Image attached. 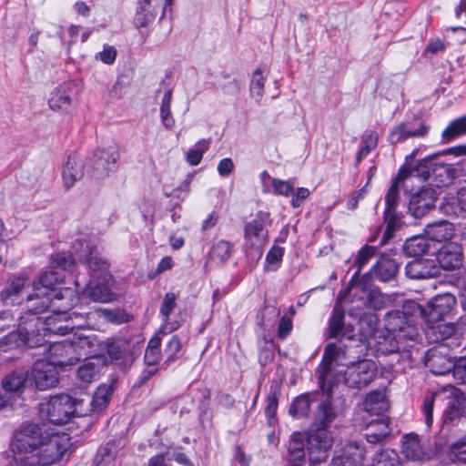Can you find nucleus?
<instances>
[{"label":"nucleus","mask_w":466,"mask_h":466,"mask_svg":"<svg viewBox=\"0 0 466 466\" xmlns=\"http://www.w3.org/2000/svg\"><path fill=\"white\" fill-rule=\"evenodd\" d=\"M398 464V454L391 450H386L377 453L373 462V466H397Z\"/></svg>","instance_id":"4d7b16f0"},{"label":"nucleus","mask_w":466,"mask_h":466,"mask_svg":"<svg viewBox=\"0 0 466 466\" xmlns=\"http://www.w3.org/2000/svg\"><path fill=\"white\" fill-rule=\"evenodd\" d=\"M128 86H129V80L127 77H125V76L118 77L110 91V96L113 98H117V99L123 97L127 92Z\"/></svg>","instance_id":"338daca9"},{"label":"nucleus","mask_w":466,"mask_h":466,"mask_svg":"<svg viewBox=\"0 0 466 466\" xmlns=\"http://www.w3.org/2000/svg\"><path fill=\"white\" fill-rule=\"evenodd\" d=\"M437 248L432 247L426 236H414L407 239L403 245V252L408 257H421L424 254H435Z\"/></svg>","instance_id":"c756f323"},{"label":"nucleus","mask_w":466,"mask_h":466,"mask_svg":"<svg viewBox=\"0 0 466 466\" xmlns=\"http://www.w3.org/2000/svg\"><path fill=\"white\" fill-rule=\"evenodd\" d=\"M390 434L388 421L378 420L370 424L366 439L370 443H380Z\"/></svg>","instance_id":"a18cd8bd"},{"label":"nucleus","mask_w":466,"mask_h":466,"mask_svg":"<svg viewBox=\"0 0 466 466\" xmlns=\"http://www.w3.org/2000/svg\"><path fill=\"white\" fill-rule=\"evenodd\" d=\"M345 355V348L335 343H329L324 350L321 367L319 370V383L322 390L327 387L330 390L332 382L330 381V366L334 361H339L341 356Z\"/></svg>","instance_id":"f3484780"},{"label":"nucleus","mask_w":466,"mask_h":466,"mask_svg":"<svg viewBox=\"0 0 466 466\" xmlns=\"http://www.w3.org/2000/svg\"><path fill=\"white\" fill-rule=\"evenodd\" d=\"M232 253V245L226 240H220L213 246L210 252L212 259H217L221 262L227 261Z\"/></svg>","instance_id":"603ef678"},{"label":"nucleus","mask_w":466,"mask_h":466,"mask_svg":"<svg viewBox=\"0 0 466 466\" xmlns=\"http://www.w3.org/2000/svg\"><path fill=\"white\" fill-rule=\"evenodd\" d=\"M76 258L72 254L66 252H58L52 256L51 264L54 268L63 270L71 271L75 268L76 260H78L76 250L74 249Z\"/></svg>","instance_id":"8fccbe9b"},{"label":"nucleus","mask_w":466,"mask_h":466,"mask_svg":"<svg viewBox=\"0 0 466 466\" xmlns=\"http://www.w3.org/2000/svg\"><path fill=\"white\" fill-rule=\"evenodd\" d=\"M435 254L440 266L446 270L459 268L464 260L461 245L453 241L443 244Z\"/></svg>","instance_id":"6ab92c4d"},{"label":"nucleus","mask_w":466,"mask_h":466,"mask_svg":"<svg viewBox=\"0 0 466 466\" xmlns=\"http://www.w3.org/2000/svg\"><path fill=\"white\" fill-rule=\"evenodd\" d=\"M173 83L170 77H167L159 85L157 96L162 95L160 107H170L173 95Z\"/></svg>","instance_id":"864d4df0"},{"label":"nucleus","mask_w":466,"mask_h":466,"mask_svg":"<svg viewBox=\"0 0 466 466\" xmlns=\"http://www.w3.org/2000/svg\"><path fill=\"white\" fill-rule=\"evenodd\" d=\"M62 299L54 298L50 291L33 287L32 292L25 296V309L30 315L29 317L25 316V319L28 320L33 317L36 318L35 315L41 314L51 308H60V306L56 305V302Z\"/></svg>","instance_id":"dca6fc26"},{"label":"nucleus","mask_w":466,"mask_h":466,"mask_svg":"<svg viewBox=\"0 0 466 466\" xmlns=\"http://www.w3.org/2000/svg\"><path fill=\"white\" fill-rule=\"evenodd\" d=\"M284 256V248L279 246H272L266 256V261L268 265L274 266L273 270L277 269Z\"/></svg>","instance_id":"69168bd1"},{"label":"nucleus","mask_w":466,"mask_h":466,"mask_svg":"<svg viewBox=\"0 0 466 466\" xmlns=\"http://www.w3.org/2000/svg\"><path fill=\"white\" fill-rule=\"evenodd\" d=\"M374 275L381 281H388L392 279L397 271L398 265L394 259L381 258L373 267Z\"/></svg>","instance_id":"79ce46f5"},{"label":"nucleus","mask_w":466,"mask_h":466,"mask_svg":"<svg viewBox=\"0 0 466 466\" xmlns=\"http://www.w3.org/2000/svg\"><path fill=\"white\" fill-rule=\"evenodd\" d=\"M42 440L41 430L36 424H28L16 431L11 442L15 462L29 464L30 455L36 453Z\"/></svg>","instance_id":"20e7f679"},{"label":"nucleus","mask_w":466,"mask_h":466,"mask_svg":"<svg viewBox=\"0 0 466 466\" xmlns=\"http://www.w3.org/2000/svg\"><path fill=\"white\" fill-rule=\"evenodd\" d=\"M111 396L112 388L110 386H99L94 392L92 399L88 402V404L91 406L90 411L99 412L102 410H104L109 403Z\"/></svg>","instance_id":"37998d69"},{"label":"nucleus","mask_w":466,"mask_h":466,"mask_svg":"<svg viewBox=\"0 0 466 466\" xmlns=\"http://www.w3.org/2000/svg\"><path fill=\"white\" fill-rule=\"evenodd\" d=\"M430 129L431 127L422 122H403L390 131L389 140L392 145H396L411 137L422 138L428 135Z\"/></svg>","instance_id":"aec40b11"},{"label":"nucleus","mask_w":466,"mask_h":466,"mask_svg":"<svg viewBox=\"0 0 466 466\" xmlns=\"http://www.w3.org/2000/svg\"><path fill=\"white\" fill-rule=\"evenodd\" d=\"M177 297L174 293L168 292L165 295L164 299L160 308V316L162 320L167 323L169 319L170 314L174 310L177 306L176 303Z\"/></svg>","instance_id":"052dcab7"},{"label":"nucleus","mask_w":466,"mask_h":466,"mask_svg":"<svg viewBox=\"0 0 466 466\" xmlns=\"http://www.w3.org/2000/svg\"><path fill=\"white\" fill-rule=\"evenodd\" d=\"M453 460L457 463L466 464V439H462L451 446Z\"/></svg>","instance_id":"0e129e2a"},{"label":"nucleus","mask_w":466,"mask_h":466,"mask_svg":"<svg viewBox=\"0 0 466 466\" xmlns=\"http://www.w3.org/2000/svg\"><path fill=\"white\" fill-rule=\"evenodd\" d=\"M456 306V298L450 292L438 294L433 297L420 313L426 322H435L449 315Z\"/></svg>","instance_id":"ddd939ff"},{"label":"nucleus","mask_w":466,"mask_h":466,"mask_svg":"<svg viewBox=\"0 0 466 466\" xmlns=\"http://www.w3.org/2000/svg\"><path fill=\"white\" fill-rule=\"evenodd\" d=\"M76 375L81 381L85 383H91L96 380L98 372L94 363L86 362L77 369Z\"/></svg>","instance_id":"13d9d810"},{"label":"nucleus","mask_w":466,"mask_h":466,"mask_svg":"<svg viewBox=\"0 0 466 466\" xmlns=\"http://www.w3.org/2000/svg\"><path fill=\"white\" fill-rule=\"evenodd\" d=\"M419 149H414L410 155L406 157V165L399 169L398 175L394 177L391 186L387 191L385 196L386 208L384 211L385 218L388 220L387 229L384 236L391 231L395 227L394 212L399 201V187L402 182L406 187L408 181L414 179L426 180L430 176V171L427 168V162L422 160L416 167L410 168V162L417 156Z\"/></svg>","instance_id":"f03ea898"},{"label":"nucleus","mask_w":466,"mask_h":466,"mask_svg":"<svg viewBox=\"0 0 466 466\" xmlns=\"http://www.w3.org/2000/svg\"><path fill=\"white\" fill-rule=\"evenodd\" d=\"M462 416L466 417L465 411L463 410L459 395H456L453 399L449 400L443 412V420L445 423L452 422Z\"/></svg>","instance_id":"09e8293b"},{"label":"nucleus","mask_w":466,"mask_h":466,"mask_svg":"<svg viewBox=\"0 0 466 466\" xmlns=\"http://www.w3.org/2000/svg\"><path fill=\"white\" fill-rule=\"evenodd\" d=\"M79 93L75 81H66L56 86L49 95L48 106L53 111L68 112Z\"/></svg>","instance_id":"9b49d317"},{"label":"nucleus","mask_w":466,"mask_h":466,"mask_svg":"<svg viewBox=\"0 0 466 466\" xmlns=\"http://www.w3.org/2000/svg\"><path fill=\"white\" fill-rule=\"evenodd\" d=\"M445 346L446 344L440 345L427 352L426 366L435 375H445L454 370L455 358L448 355Z\"/></svg>","instance_id":"a211bd4d"},{"label":"nucleus","mask_w":466,"mask_h":466,"mask_svg":"<svg viewBox=\"0 0 466 466\" xmlns=\"http://www.w3.org/2000/svg\"><path fill=\"white\" fill-rule=\"evenodd\" d=\"M85 345H89L87 338H78L77 341L52 342L45 348L44 353L49 359L47 361L54 363L55 367H66L75 365L82 357L81 350Z\"/></svg>","instance_id":"39448f33"},{"label":"nucleus","mask_w":466,"mask_h":466,"mask_svg":"<svg viewBox=\"0 0 466 466\" xmlns=\"http://www.w3.org/2000/svg\"><path fill=\"white\" fill-rule=\"evenodd\" d=\"M363 461V451L360 447L350 445L341 454L334 456L328 466H362Z\"/></svg>","instance_id":"7c9ffc66"},{"label":"nucleus","mask_w":466,"mask_h":466,"mask_svg":"<svg viewBox=\"0 0 466 466\" xmlns=\"http://www.w3.org/2000/svg\"><path fill=\"white\" fill-rule=\"evenodd\" d=\"M84 175L83 165L75 157H68L63 168L62 177L65 187L68 189Z\"/></svg>","instance_id":"e433bc0d"},{"label":"nucleus","mask_w":466,"mask_h":466,"mask_svg":"<svg viewBox=\"0 0 466 466\" xmlns=\"http://www.w3.org/2000/svg\"><path fill=\"white\" fill-rule=\"evenodd\" d=\"M436 200L435 190L430 187H423L418 193L411 196L408 207L409 212L416 218H422L435 207Z\"/></svg>","instance_id":"412c9836"},{"label":"nucleus","mask_w":466,"mask_h":466,"mask_svg":"<svg viewBox=\"0 0 466 466\" xmlns=\"http://www.w3.org/2000/svg\"><path fill=\"white\" fill-rule=\"evenodd\" d=\"M304 437L299 432L291 435L288 446V463L289 466H302L305 462Z\"/></svg>","instance_id":"2f4dec72"},{"label":"nucleus","mask_w":466,"mask_h":466,"mask_svg":"<svg viewBox=\"0 0 466 466\" xmlns=\"http://www.w3.org/2000/svg\"><path fill=\"white\" fill-rule=\"evenodd\" d=\"M466 134V116L453 120L441 133L444 143H449L456 137Z\"/></svg>","instance_id":"49530a36"},{"label":"nucleus","mask_w":466,"mask_h":466,"mask_svg":"<svg viewBox=\"0 0 466 466\" xmlns=\"http://www.w3.org/2000/svg\"><path fill=\"white\" fill-rule=\"evenodd\" d=\"M317 392H307L296 397L289 406V415L296 419L307 417L311 404L317 401Z\"/></svg>","instance_id":"f704fd0d"},{"label":"nucleus","mask_w":466,"mask_h":466,"mask_svg":"<svg viewBox=\"0 0 466 466\" xmlns=\"http://www.w3.org/2000/svg\"><path fill=\"white\" fill-rule=\"evenodd\" d=\"M401 451L407 459L411 461H422L426 456L419 436L414 433L403 437Z\"/></svg>","instance_id":"c9c22d12"},{"label":"nucleus","mask_w":466,"mask_h":466,"mask_svg":"<svg viewBox=\"0 0 466 466\" xmlns=\"http://www.w3.org/2000/svg\"><path fill=\"white\" fill-rule=\"evenodd\" d=\"M350 292L349 289H344L339 293L337 302L328 322L327 331L328 338L329 339H337L339 337L353 338V329L350 326L345 327L344 325L345 309L342 307V303L347 301V297Z\"/></svg>","instance_id":"9d476101"},{"label":"nucleus","mask_w":466,"mask_h":466,"mask_svg":"<svg viewBox=\"0 0 466 466\" xmlns=\"http://www.w3.org/2000/svg\"><path fill=\"white\" fill-rule=\"evenodd\" d=\"M60 275L55 270L42 272L37 282L33 287L50 291L54 298L67 299L73 296L74 291L70 288L58 287L60 285Z\"/></svg>","instance_id":"5701e85b"},{"label":"nucleus","mask_w":466,"mask_h":466,"mask_svg":"<svg viewBox=\"0 0 466 466\" xmlns=\"http://www.w3.org/2000/svg\"><path fill=\"white\" fill-rule=\"evenodd\" d=\"M333 437L329 431H319L309 435L307 450L311 464H320L328 459L333 446Z\"/></svg>","instance_id":"f8f14e48"},{"label":"nucleus","mask_w":466,"mask_h":466,"mask_svg":"<svg viewBox=\"0 0 466 466\" xmlns=\"http://www.w3.org/2000/svg\"><path fill=\"white\" fill-rule=\"evenodd\" d=\"M97 313L106 321L113 324H122L128 321V316L121 309H99Z\"/></svg>","instance_id":"5fc2aeb1"},{"label":"nucleus","mask_w":466,"mask_h":466,"mask_svg":"<svg viewBox=\"0 0 466 466\" xmlns=\"http://www.w3.org/2000/svg\"><path fill=\"white\" fill-rule=\"evenodd\" d=\"M265 344L267 345L264 349H262L259 352V363L262 366H266L268 363L272 362L274 360V351H273V341L272 340H266Z\"/></svg>","instance_id":"774afa93"},{"label":"nucleus","mask_w":466,"mask_h":466,"mask_svg":"<svg viewBox=\"0 0 466 466\" xmlns=\"http://www.w3.org/2000/svg\"><path fill=\"white\" fill-rule=\"evenodd\" d=\"M69 445L67 434H51L43 438L36 453L29 457L31 466H48L62 459Z\"/></svg>","instance_id":"423d86ee"},{"label":"nucleus","mask_w":466,"mask_h":466,"mask_svg":"<svg viewBox=\"0 0 466 466\" xmlns=\"http://www.w3.org/2000/svg\"><path fill=\"white\" fill-rule=\"evenodd\" d=\"M28 375L25 370H13L2 379V388L6 394L20 396L25 390Z\"/></svg>","instance_id":"a878e982"},{"label":"nucleus","mask_w":466,"mask_h":466,"mask_svg":"<svg viewBox=\"0 0 466 466\" xmlns=\"http://www.w3.org/2000/svg\"><path fill=\"white\" fill-rule=\"evenodd\" d=\"M377 248L372 246L365 245L362 247L360 251L357 254V257L354 261V266L357 267L356 272L353 274L348 287L346 289H349V290L352 291L355 287V280L358 279L359 275L360 274L362 268L364 265L374 257L376 254Z\"/></svg>","instance_id":"4c0bfd02"},{"label":"nucleus","mask_w":466,"mask_h":466,"mask_svg":"<svg viewBox=\"0 0 466 466\" xmlns=\"http://www.w3.org/2000/svg\"><path fill=\"white\" fill-rule=\"evenodd\" d=\"M172 4V0H139V6L135 15L137 26H146L152 22L157 15Z\"/></svg>","instance_id":"4be33fe9"},{"label":"nucleus","mask_w":466,"mask_h":466,"mask_svg":"<svg viewBox=\"0 0 466 466\" xmlns=\"http://www.w3.org/2000/svg\"><path fill=\"white\" fill-rule=\"evenodd\" d=\"M211 139H200L191 147L186 156V160L190 166H198L204 154L209 149Z\"/></svg>","instance_id":"de8ad7c7"},{"label":"nucleus","mask_w":466,"mask_h":466,"mask_svg":"<svg viewBox=\"0 0 466 466\" xmlns=\"http://www.w3.org/2000/svg\"><path fill=\"white\" fill-rule=\"evenodd\" d=\"M270 215L268 212L259 211L255 218L246 223L244 227L245 244L248 248L261 250L268 240Z\"/></svg>","instance_id":"6e6552de"},{"label":"nucleus","mask_w":466,"mask_h":466,"mask_svg":"<svg viewBox=\"0 0 466 466\" xmlns=\"http://www.w3.org/2000/svg\"><path fill=\"white\" fill-rule=\"evenodd\" d=\"M119 159V148L116 145L97 149L93 157V175L97 178L107 176L117 168Z\"/></svg>","instance_id":"4468645a"},{"label":"nucleus","mask_w":466,"mask_h":466,"mask_svg":"<svg viewBox=\"0 0 466 466\" xmlns=\"http://www.w3.org/2000/svg\"><path fill=\"white\" fill-rule=\"evenodd\" d=\"M424 235L434 247V242L449 240L454 235L453 224L447 220L429 223L424 228Z\"/></svg>","instance_id":"cd10ccee"},{"label":"nucleus","mask_w":466,"mask_h":466,"mask_svg":"<svg viewBox=\"0 0 466 466\" xmlns=\"http://www.w3.org/2000/svg\"><path fill=\"white\" fill-rule=\"evenodd\" d=\"M406 275L413 279H424L434 277L438 273V268L433 260L414 259L410 261L405 268Z\"/></svg>","instance_id":"c85d7f7f"},{"label":"nucleus","mask_w":466,"mask_h":466,"mask_svg":"<svg viewBox=\"0 0 466 466\" xmlns=\"http://www.w3.org/2000/svg\"><path fill=\"white\" fill-rule=\"evenodd\" d=\"M113 281L89 279L83 289V295L95 302L108 303L116 299V295L111 290Z\"/></svg>","instance_id":"b1692460"},{"label":"nucleus","mask_w":466,"mask_h":466,"mask_svg":"<svg viewBox=\"0 0 466 466\" xmlns=\"http://www.w3.org/2000/svg\"><path fill=\"white\" fill-rule=\"evenodd\" d=\"M363 410L370 415H380L388 410L389 402L381 390H372L363 400Z\"/></svg>","instance_id":"72a5a7b5"},{"label":"nucleus","mask_w":466,"mask_h":466,"mask_svg":"<svg viewBox=\"0 0 466 466\" xmlns=\"http://www.w3.org/2000/svg\"><path fill=\"white\" fill-rule=\"evenodd\" d=\"M264 85H265V77L263 76V71L261 68H258L252 77L251 85H250V92L253 97H255L258 101L261 99L264 94Z\"/></svg>","instance_id":"6e6d98bb"},{"label":"nucleus","mask_w":466,"mask_h":466,"mask_svg":"<svg viewBox=\"0 0 466 466\" xmlns=\"http://www.w3.org/2000/svg\"><path fill=\"white\" fill-rule=\"evenodd\" d=\"M336 418L337 412L331 401L329 399L319 401L313 417L316 431H327Z\"/></svg>","instance_id":"bb28decb"},{"label":"nucleus","mask_w":466,"mask_h":466,"mask_svg":"<svg viewBox=\"0 0 466 466\" xmlns=\"http://www.w3.org/2000/svg\"><path fill=\"white\" fill-rule=\"evenodd\" d=\"M273 193L278 196L289 197L293 191V186L288 180L271 178Z\"/></svg>","instance_id":"e2e57ef3"},{"label":"nucleus","mask_w":466,"mask_h":466,"mask_svg":"<svg viewBox=\"0 0 466 466\" xmlns=\"http://www.w3.org/2000/svg\"><path fill=\"white\" fill-rule=\"evenodd\" d=\"M385 329L395 338L400 332H403L408 324L405 314L400 310L390 311L384 318Z\"/></svg>","instance_id":"58836bf2"},{"label":"nucleus","mask_w":466,"mask_h":466,"mask_svg":"<svg viewBox=\"0 0 466 466\" xmlns=\"http://www.w3.org/2000/svg\"><path fill=\"white\" fill-rule=\"evenodd\" d=\"M78 261L86 264L89 269V278L113 281V276L109 271V264L106 260L94 255L92 249L85 240H76L73 246Z\"/></svg>","instance_id":"0eeeda50"},{"label":"nucleus","mask_w":466,"mask_h":466,"mask_svg":"<svg viewBox=\"0 0 466 466\" xmlns=\"http://www.w3.org/2000/svg\"><path fill=\"white\" fill-rule=\"evenodd\" d=\"M437 397L438 394L436 392H431L429 395L425 396L421 405V411L424 415L425 423L428 427H431L433 422L432 413L434 401Z\"/></svg>","instance_id":"bf43d9fd"},{"label":"nucleus","mask_w":466,"mask_h":466,"mask_svg":"<svg viewBox=\"0 0 466 466\" xmlns=\"http://www.w3.org/2000/svg\"><path fill=\"white\" fill-rule=\"evenodd\" d=\"M280 395L281 386L279 382L274 381L269 388V392L266 399L265 414L268 419L269 424H273V420L276 418Z\"/></svg>","instance_id":"ea45409f"},{"label":"nucleus","mask_w":466,"mask_h":466,"mask_svg":"<svg viewBox=\"0 0 466 466\" xmlns=\"http://www.w3.org/2000/svg\"><path fill=\"white\" fill-rule=\"evenodd\" d=\"M379 136L374 130L365 131L360 138V147L356 156V162L359 164L378 146Z\"/></svg>","instance_id":"c03bdc74"},{"label":"nucleus","mask_w":466,"mask_h":466,"mask_svg":"<svg viewBox=\"0 0 466 466\" xmlns=\"http://www.w3.org/2000/svg\"><path fill=\"white\" fill-rule=\"evenodd\" d=\"M368 305L375 310H380L390 301V296L383 294L380 289H373L368 293Z\"/></svg>","instance_id":"3c124183"},{"label":"nucleus","mask_w":466,"mask_h":466,"mask_svg":"<svg viewBox=\"0 0 466 466\" xmlns=\"http://www.w3.org/2000/svg\"><path fill=\"white\" fill-rule=\"evenodd\" d=\"M30 378L40 390L56 387L59 382V374L54 363L46 360H37L32 366Z\"/></svg>","instance_id":"2eb2a0df"},{"label":"nucleus","mask_w":466,"mask_h":466,"mask_svg":"<svg viewBox=\"0 0 466 466\" xmlns=\"http://www.w3.org/2000/svg\"><path fill=\"white\" fill-rule=\"evenodd\" d=\"M72 329L73 327L68 325H60L54 329H46L40 318L33 317L26 320L25 315H22L19 318L17 331L10 332L0 339V352H6L25 345L29 348H39L45 346L46 333L42 331L50 330L64 335Z\"/></svg>","instance_id":"f257e3e1"},{"label":"nucleus","mask_w":466,"mask_h":466,"mask_svg":"<svg viewBox=\"0 0 466 466\" xmlns=\"http://www.w3.org/2000/svg\"><path fill=\"white\" fill-rule=\"evenodd\" d=\"M182 344L177 336H172L170 340L166 346L165 354L167 355V362L171 363L175 361L181 350Z\"/></svg>","instance_id":"680f3d73"},{"label":"nucleus","mask_w":466,"mask_h":466,"mask_svg":"<svg viewBox=\"0 0 466 466\" xmlns=\"http://www.w3.org/2000/svg\"><path fill=\"white\" fill-rule=\"evenodd\" d=\"M455 326L452 323H443L439 321L427 322L426 336L434 343L443 342L450 339L455 333Z\"/></svg>","instance_id":"473e14b6"},{"label":"nucleus","mask_w":466,"mask_h":466,"mask_svg":"<svg viewBox=\"0 0 466 466\" xmlns=\"http://www.w3.org/2000/svg\"><path fill=\"white\" fill-rule=\"evenodd\" d=\"M376 372L377 367L373 361L362 360L347 366L340 377L348 387L361 389L373 380Z\"/></svg>","instance_id":"1a4fd4ad"},{"label":"nucleus","mask_w":466,"mask_h":466,"mask_svg":"<svg viewBox=\"0 0 466 466\" xmlns=\"http://www.w3.org/2000/svg\"><path fill=\"white\" fill-rule=\"evenodd\" d=\"M84 400H76L68 394L52 396L40 404V416L49 422L62 425L74 416H86L88 411L83 409Z\"/></svg>","instance_id":"7ed1b4c3"},{"label":"nucleus","mask_w":466,"mask_h":466,"mask_svg":"<svg viewBox=\"0 0 466 466\" xmlns=\"http://www.w3.org/2000/svg\"><path fill=\"white\" fill-rule=\"evenodd\" d=\"M378 316L374 313H364L359 320L360 334L363 340H369L378 333Z\"/></svg>","instance_id":"a19ab883"},{"label":"nucleus","mask_w":466,"mask_h":466,"mask_svg":"<svg viewBox=\"0 0 466 466\" xmlns=\"http://www.w3.org/2000/svg\"><path fill=\"white\" fill-rule=\"evenodd\" d=\"M28 279L24 277H15L10 279L0 292V299L4 303L15 305L25 302V289Z\"/></svg>","instance_id":"393cba45"}]
</instances>
